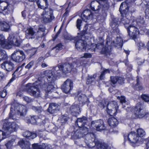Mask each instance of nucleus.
<instances>
[{"mask_svg":"<svg viewBox=\"0 0 149 149\" xmlns=\"http://www.w3.org/2000/svg\"><path fill=\"white\" fill-rule=\"evenodd\" d=\"M32 109L37 113H40L42 112L43 109L41 107H36L35 106H32Z\"/></svg>","mask_w":149,"mask_h":149,"instance_id":"obj_44","label":"nucleus"},{"mask_svg":"<svg viewBox=\"0 0 149 149\" xmlns=\"http://www.w3.org/2000/svg\"><path fill=\"white\" fill-rule=\"evenodd\" d=\"M15 141V140L12 139L8 141L7 143L5 144V145L8 149H10L12 147Z\"/></svg>","mask_w":149,"mask_h":149,"instance_id":"obj_43","label":"nucleus"},{"mask_svg":"<svg viewBox=\"0 0 149 149\" xmlns=\"http://www.w3.org/2000/svg\"><path fill=\"white\" fill-rule=\"evenodd\" d=\"M17 35L15 34H10L8 38V41H6L4 36L0 35V45L4 49H9L13 46L18 47L20 44V41L17 38Z\"/></svg>","mask_w":149,"mask_h":149,"instance_id":"obj_2","label":"nucleus"},{"mask_svg":"<svg viewBox=\"0 0 149 149\" xmlns=\"http://www.w3.org/2000/svg\"><path fill=\"white\" fill-rule=\"evenodd\" d=\"M110 5L109 3L106 1L103 5V10H107L109 8Z\"/></svg>","mask_w":149,"mask_h":149,"instance_id":"obj_48","label":"nucleus"},{"mask_svg":"<svg viewBox=\"0 0 149 149\" xmlns=\"http://www.w3.org/2000/svg\"><path fill=\"white\" fill-rule=\"evenodd\" d=\"M44 73L47 79L48 83L50 84H54L55 81L57 79V77L61 75V72H56L55 67L52 70L45 71Z\"/></svg>","mask_w":149,"mask_h":149,"instance_id":"obj_4","label":"nucleus"},{"mask_svg":"<svg viewBox=\"0 0 149 149\" xmlns=\"http://www.w3.org/2000/svg\"><path fill=\"white\" fill-rule=\"evenodd\" d=\"M8 58L5 51L3 50H0V61L2 60L6 59Z\"/></svg>","mask_w":149,"mask_h":149,"instance_id":"obj_38","label":"nucleus"},{"mask_svg":"<svg viewBox=\"0 0 149 149\" xmlns=\"http://www.w3.org/2000/svg\"><path fill=\"white\" fill-rule=\"evenodd\" d=\"M105 74H104V73H103L102 72L101 73L100 75V79L101 80H102L103 79L104 77V76Z\"/></svg>","mask_w":149,"mask_h":149,"instance_id":"obj_64","label":"nucleus"},{"mask_svg":"<svg viewBox=\"0 0 149 149\" xmlns=\"http://www.w3.org/2000/svg\"><path fill=\"white\" fill-rule=\"evenodd\" d=\"M7 94L6 91L4 89L2 91H1L0 92V96L1 97L3 98L5 97Z\"/></svg>","mask_w":149,"mask_h":149,"instance_id":"obj_52","label":"nucleus"},{"mask_svg":"<svg viewBox=\"0 0 149 149\" xmlns=\"http://www.w3.org/2000/svg\"><path fill=\"white\" fill-rule=\"evenodd\" d=\"M0 25L2 31H7L9 29V25L5 22H0Z\"/></svg>","mask_w":149,"mask_h":149,"instance_id":"obj_30","label":"nucleus"},{"mask_svg":"<svg viewBox=\"0 0 149 149\" xmlns=\"http://www.w3.org/2000/svg\"><path fill=\"white\" fill-rule=\"evenodd\" d=\"M29 52L32 54V55H31V56H32L33 55H34L36 53V48H34L32 49H29Z\"/></svg>","mask_w":149,"mask_h":149,"instance_id":"obj_60","label":"nucleus"},{"mask_svg":"<svg viewBox=\"0 0 149 149\" xmlns=\"http://www.w3.org/2000/svg\"><path fill=\"white\" fill-rule=\"evenodd\" d=\"M141 98L146 102H149V96L146 94L142 95Z\"/></svg>","mask_w":149,"mask_h":149,"instance_id":"obj_49","label":"nucleus"},{"mask_svg":"<svg viewBox=\"0 0 149 149\" xmlns=\"http://www.w3.org/2000/svg\"><path fill=\"white\" fill-rule=\"evenodd\" d=\"M42 15H46L47 16L50 17L51 19H53L54 17L53 16V10L50 8H45L44 9L42 13Z\"/></svg>","mask_w":149,"mask_h":149,"instance_id":"obj_23","label":"nucleus"},{"mask_svg":"<svg viewBox=\"0 0 149 149\" xmlns=\"http://www.w3.org/2000/svg\"><path fill=\"white\" fill-rule=\"evenodd\" d=\"M55 48L56 49L57 51H58L60 50H61L62 48V45L61 44L59 43L57 44L55 47Z\"/></svg>","mask_w":149,"mask_h":149,"instance_id":"obj_58","label":"nucleus"},{"mask_svg":"<svg viewBox=\"0 0 149 149\" xmlns=\"http://www.w3.org/2000/svg\"><path fill=\"white\" fill-rule=\"evenodd\" d=\"M42 19L43 22L45 23H48L50 22L52 19H51L50 17L47 16L46 15H42L41 14Z\"/></svg>","mask_w":149,"mask_h":149,"instance_id":"obj_40","label":"nucleus"},{"mask_svg":"<svg viewBox=\"0 0 149 149\" xmlns=\"http://www.w3.org/2000/svg\"><path fill=\"white\" fill-rule=\"evenodd\" d=\"M124 79L121 77H118V80L117 82L120 84H122L124 83Z\"/></svg>","mask_w":149,"mask_h":149,"instance_id":"obj_57","label":"nucleus"},{"mask_svg":"<svg viewBox=\"0 0 149 149\" xmlns=\"http://www.w3.org/2000/svg\"><path fill=\"white\" fill-rule=\"evenodd\" d=\"M34 63V61H31L26 65L25 66L26 68L29 69L31 68Z\"/></svg>","mask_w":149,"mask_h":149,"instance_id":"obj_53","label":"nucleus"},{"mask_svg":"<svg viewBox=\"0 0 149 149\" xmlns=\"http://www.w3.org/2000/svg\"><path fill=\"white\" fill-rule=\"evenodd\" d=\"M136 83L134 86V88L137 90H141L143 89V87L139 81V78H137L136 79Z\"/></svg>","mask_w":149,"mask_h":149,"instance_id":"obj_37","label":"nucleus"},{"mask_svg":"<svg viewBox=\"0 0 149 149\" xmlns=\"http://www.w3.org/2000/svg\"><path fill=\"white\" fill-rule=\"evenodd\" d=\"M109 39H107L106 42L107 46V47H109L110 49H111L112 47L114 46L117 47L118 48L121 47L123 45V40L120 37H117L116 40V42L115 43L114 41L110 42Z\"/></svg>","mask_w":149,"mask_h":149,"instance_id":"obj_16","label":"nucleus"},{"mask_svg":"<svg viewBox=\"0 0 149 149\" xmlns=\"http://www.w3.org/2000/svg\"><path fill=\"white\" fill-rule=\"evenodd\" d=\"M54 84L48 83L47 84H46L43 80L42 81L38 80L36 81L35 83L36 85H39V86L40 88H42V89L47 93H51L54 91V89L53 86Z\"/></svg>","mask_w":149,"mask_h":149,"instance_id":"obj_8","label":"nucleus"},{"mask_svg":"<svg viewBox=\"0 0 149 149\" xmlns=\"http://www.w3.org/2000/svg\"><path fill=\"white\" fill-rule=\"evenodd\" d=\"M90 148H93L95 146L96 149H108L109 146L105 143L99 141H96L94 139L92 143H90L88 145Z\"/></svg>","mask_w":149,"mask_h":149,"instance_id":"obj_11","label":"nucleus"},{"mask_svg":"<svg viewBox=\"0 0 149 149\" xmlns=\"http://www.w3.org/2000/svg\"><path fill=\"white\" fill-rule=\"evenodd\" d=\"M81 17L85 22L87 19L90 20L92 19L93 14L89 10H85L81 14Z\"/></svg>","mask_w":149,"mask_h":149,"instance_id":"obj_18","label":"nucleus"},{"mask_svg":"<svg viewBox=\"0 0 149 149\" xmlns=\"http://www.w3.org/2000/svg\"><path fill=\"white\" fill-rule=\"evenodd\" d=\"M125 64L126 65L128 66L129 70H131L132 69V66L130 64H129L128 61L126 60L125 61Z\"/></svg>","mask_w":149,"mask_h":149,"instance_id":"obj_61","label":"nucleus"},{"mask_svg":"<svg viewBox=\"0 0 149 149\" xmlns=\"http://www.w3.org/2000/svg\"><path fill=\"white\" fill-rule=\"evenodd\" d=\"M40 119L38 116H33L31 117L30 122L33 124H35L38 122L40 121Z\"/></svg>","mask_w":149,"mask_h":149,"instance_id":"obj_36","label":"nucleus"},{"mask_svg":"<svg viewBox=\"0 0 149 149\" xmlns=\"http://www.w3.org/2000/svg\"><path fill=\"white\" fill-rule=\"evenodd\" d=\"M23 99L27 103H31L33 101V100L32 98L27 96L24 97H23Z\"/></svg>","mask_w":149,"mask_h":149,"instance_id":"obj_47","label":"nucleus"},{"mask_svg":"<svg viewBox=\"0 0 149 149\" xmlns=\"http://www.w3.org/2000/svg\"><path fill=\"white\" fill-rule=\"evenodd\" d=\"M33 149H47V147L45 144L42 145H38V143H34L32 145Z\"/></svg>","mask_w":149,"mask_h":149,"instance_id":"obj_34","label":"nucleus"},{"mask_svg":"<svg viewBox=\"0 0 149 149\" xmlns=\"http://www.w3.org/2000/svg\"><path fill=\"white\" fill-rule=\"evenodd\" d=\"M77 63H79V67L81 66H82L83 67H84L86 66V61H83L81 59L77 60Z\"/></svg>","mask_w":149,"mask_h":149,"instance_id":"obj_46","label":"nucleus"},{"mask_svg":"<svg viewBox=\"0 0 149 149\" xmlns=\"http://www.w3.org/2000/svg\"><path fill=\"white\" fill-rule=\"evenodd\" d=\"M14 111L19 116H25L26 115L27 112L25 106L17 104H15Z\"/></svg>","mask_w":149,"mask_h":149,"instance_id":"obj_14","label":"nucleus"},{"mask_svg":"<svg viewBox=\"0 0 149 149\" xmlns=\"http://www.w3.org/2000/svg\"><path fill=\"white\" fill-rule=\"evenodd\" d=\"M110 79L111 82L113 85H114L117 82V81L118 80V77H111Z\"/></svg>","mask_w":149,"mask_h":149,"instance_id":"obj_45","label":"nucleus"},{"mask_svg":"<svg viewBox=\"0 0 149 149\" xmlns=\"http://www.w3.org/2000/svg\"><path fill=\"white\" fill-rule=\"evenodd\" d=\"M143 108V105L140 103H138L136 104L134 112L137 118H141L146 115V113Z\"/></svg>","mask_w":149,"mask_h":149,"instance_id":"obj_10","label":"nucleus"},{"mask_svg":"<svg viewBox=\"0 0 149 149\" xmlns=\"http://www.w3.org/2000/svg\"><path fill=\"white\" fill-rule=\"evenodd\" d=\"M129 10V8L127 4L125 2H123L121 4L119 8V11L122 17L120 19V23L123 24L127 29L128 35L131 39H135L137 36L139 34L138 29L134 26L129 25V20L127 19L126 15Z\"/></svg>","mask_w":149,"mask_h":149,"instance_id":"obj_1","label":"nucleus"},{"mask_svg":"<svg viewBox=\"0 0 149 149\" xmlns=\"http://www.w3.org/2000/svg\"><path fill=\"white\" fill-rule=\"evenodd\" d=\"M92 56V55L90 53H85L84 54V56L81 57V58H82L84 57L85 58H91Z\"/></svg>","mask_w":149,"mask_h":149,"instance_id":"obj_59","label":"nucleus"},{"mask_svg":"<svg viewBox=\"0 0 149 149\" xmlns=\"http://www.w3.org/2000/svg\"><path fill=\"white\" fill-rule=\"evenodd\" d=\"M90 7L91 9L93 11L97 10L99 9V6L98 2L95 1L91 2Z\"/></svg>","mask_w":149,"mask_h":149,"instance_id":"obj_32","label":"nucleus"},{"mask_svg":"<svg viewBox=\"0 0 149 149\" xmlns=\"http://www.w3.org/2000/svg\"><path fill=\"white\" fill-rule=\"evenodd\" d=\"M138 45L140 48H143L145 47V44L141 42H139L138 44Z\"/></svg>","mask_w":149,"mask_h":149,"instance_id":"obj_62","label":"nucleus"},{"mask_svg":"<svg viewBox=\"0 0 149 149\" xmlns=\"http://www.w3.org/2000/svg\"><path fill=\"white\" fill-rule=\"evenodd\" d=\"M91 127L95 129L97 131H101L105 130L106 128L105 125L103 121L101 120L93 121L91 122Z\"/></svg>","mask_w":149,"mask_h":149,"instance_id":"obj_12","label":"nucleus"},{"mask_svg":"<svg viewBox=\"0 0 149 149\" xmlns=\"http://www.w3.org/2000/svg\"><path fill=\"white\" fill-rule=\"evenodd\" d=\"M68 119V117L66 116H62L61 118V122L62 123H65L67 121Z\"/></svg>","mask_w":149,"mask_h":149,"instance_id":"obj_54","label":"nucleus"},{"mask_svg":"<svg viewBox=\"0 0 149 149\" xmlns=\"http://www.w3.org/2000/svg\"><path fill=\"white\" fill-rule=\"evenodd\" d=\"M72 69V67L70 63H66L63 64H59L58 66L55 67L56 72H60L61 74L63 73L65 74L70 72Z\"/></svg>","mask_w":149,"mask_h":149,"instance_id":"obj_9","label":"nucleus"},{"mask_svg":"<svg viewBox=\"0 0 149 149\" xmlns=\"http://www.w3.org/2000/svg\"><path fill=\"white\" fill-rule=\"evenodd\" d=\"M73 82L70 79H67L61 86L63 92L65 93H69L73 87Z\"/></svg>","mask_w":149,"mask_h":149,"instance_id":"obj_15","label":"nucleus"},{"mask_svg":"<svg viewBox=\"0 0 149 149\" xmlns=\"http://www.w3.org/2000/svg\"><path fill=\"white\" fill-rule=\"evenodd\" d=\"M58 105L54 103H51L47 109L48 111L51 113H53L58 110Z\"/></svg>","mask_w":149,"mask_h":149,"instance_id":"obj_25","label":"nucleus"},{"mask_svg":"<svg viewBox=\"0 0 149 149\" xmlns=\"http://www.w3.org/2000/svg\"><path fill=\"white\" fill-rule=\"evenodd\" d=\"M124 136L125 141L128 139L133 147L139 146L138 144L139 137L134 132H132L128 134H125Z\"/></svg>","mask_w":149,"mask_h":149,"instance_id":"obj_5","label":"nucleus"},{"mask_svg":"<svg viewBox=\"0 0 149 149\" xmlns=\"http://www.w3.org/2000/svg\"><path fill=\"white\" fill-rule=\"evenodd\" d=\"M70 111L73 115L74 116L77 115L80 112L79 106L75 104H73L70 107Z\"/></svg>","mask_w":149,"mask_h":149,"instance_id":"obj_22","label":"nucleus"},{"mask_svg":"<svg viewBox=\"0 0 149 149\" xmlns=\"http://www.w3.org/2000/svg\"><path fill=\"white\" fill-rule=\"evenodd\" d=\"M108 123L110 126L113 127L116 126L118 123L117 120L114 117L109 118Z\"/></svg>","mask_w":149,"mask_h":149,"instance_id":"obj_29","label":"nucleus"},{"mask_svg":"<svg viewBox=\"0 0 149 149\" xmlns=\"http://www.w3.org/2000/svg\"><path fill=\"white\" fill-rule=\"evenodd\" d=\"M13 108L11 107L10 108V112L9 113L10 119H12L14 120H16L18 119V117L16 118V116L14 115V113L13 111Z\"/></svg>","mask_w":149,"mask_h":149,"instance_id":"obj_41","label":"nucleus"},{"mask_svg":"<svg viewBox=\"0 0 149 149\" xmlns=\"http://www.w3.org/2000/svg\"><path fill=\"white\" fill-rule=\"evenodd\" d=\"M9 5L7 1L0 0V13L4 11L8 13Z\"/></svg>","mask_w":149,"mask_h":149,"instance_id":"obj_19","label":"nucleus"},{"mask_svg":"<svg viewBox=\"0 0 149 149\" xmlns=\"http://www.w3.org/2000/svg\"><path fill=\"white\" fill-rule=\"evenodd\" d=\"M111 26L113 30H116L117 32L119 31L118 28V19L115 18L113 19L111 23Z\"/></svg>","mask_w":149,"mask_h":149,"instance_id":"obj_31","label":"nucleus"},{"mask_svg":"<svg viewBox=\"0 0 149 149\" xmlns=\"http://www.w3.org/2000/svg\"><path fill=\"white\" fill-rule=\"evenodd\" d=\"M48 66V65L45 63L44 62H42L41 63V66L42 68H45Z\"/></svg>","mask_w":149,"mask_h":149,"instance_id":"obj_63","label":"nucleus"},{"mask_svg":"<svg viewBox=\"0 0 149 149\" xmlns=\"http://www.w3.org/2000/svg\"><path fill=\"white\" fill-rule=\"evenodd\" d=\"M74 42L76 48L78 50L83 51L86 49V44L85 42L81 39H79L78 37L74 38Z\"/></svg>","mask_w":149,"mask_h":149,"instance_id":"obj_13","label":"nucleus"},{"mask_svg":"<svg viewBox=\"0 0 149 149\" xmlns=\"http://www.w3.org/2000/svg\"><path fill=\"white\" fill-rule=\"evenodd\" d=\"M96 77V76L95 74H94L93 76H88L87 79L86 84H89L95 81Z\"/></svg>","mask_w":149,"mask_h":149,"instance_id":"obj_39","label":"nucleus"},{"mask_svg":"<svg viewBox=\"0 0 149 149\" xmlns=\"http://www.w3.org/2000/svg\"><path fill=\"white\" fill-rule=\"evenodd\" d=\"M87 122V118L85 117H83L77 119L76 124L79 127L81 128V129L80 130H82V128L81 127L84 126Z\"/></svg>","mask_w":149,"mask_h":149,"instance_id":"obj_24","label":"nucleus"},{"mask_svg":"<svg viewBox=\"0 0 149 149\" xmlns=\"http://www.w3.org/2000/svg\"><path fill=\"white\" fill-rule=\"evenodd\" d=\"M23 135L24 137L29 139H33L37 136L36 133L31 132L29 131L24 132L23 134Z\"/></svg>","mask_w":149,"mask_h":149,"instance_id":"obj_28","label":"nucleus"},{"mask_svg":"<svg viewBox=\"0 0 149 149\" xmlns=\"http://www.w3.org/2000/svg\"><path fill=\"white\" fill-rule=\"evenodd\" d=\"M64 37L65 39L69 40H74V38H73L71 36L68 34L65 35Z\"/></svg>","mask_w":149,"mask_h":149,"instance_id":"obj_56","label":"nucleus"},{"mask_svg":"<svg viewBox=\"0 0 149 149\" xmlns=\"http://www.w3.org/2000/svg\"><path fill=\"white\" fill-rule=\"evenodd\" d=\"M1 68L8 71H11L14 68V64L10 61H6L1 65Z\"/></svg>","mask_w":149,"mask_h":149,"instance_id":"obj_17","label":"nucleus"},{"mask_svg":"<svg viewBox=\"0 0 149 149\" xmlns=\"http://www.w3.org/2000/svg\"><path fill=\"white\" fill-rule=\"evenodd\" d=\"M137 136L139 137H142L145 135V132L144 130L141 129L139 128L137 130Z\"/></svg>","mask_w":149,"mask_h":149,"instance_id":"obj_42","label":"nucleus"},{"mask_svg":"<svg viewBox=\"0 0 149 149\" xmlns=\"http://www.w3.org/2000/svg\"><path fill=\"white\" fill-rule=\"evenodd\" d=\"M22 70V68L21 67H19L16 69L12 74V77L10 80L9 83L12 82L15 79V77L18 75V71L20 72Z\"/></svg>","mask_w":149,"mask_h":149,"instance_id":"obj_33","label":"nucleus"},{"mask_svg":"<svg viewBox=\"0 0 149 149\" xmlns=\"http://www.w3.org/2000/svg\"><path fill=\"white\" fill-rule=\"evenodd\" d=\"M78 99L79 101L84 103L88 100V99L87 98L86 96L84 94L79 95L78 96Z\"/></svg>","mask_w":149,"mask_h":149,"instance_id":"obj_35","label":"nucleus"},{"mask_svg":"<svg viewBox=\"0 0 149 149\" xmlns=\"http://www.w3.org/2000/svg\"><path fill=\"white\" fill-rule=\"evenodd\" d=\"M117 99L120 100V102L123 104H123L126 102L125 98L124 96H121L120 97H117Z\"/></svg>","mask_w":149,"mask_h":149,"instance_id":"obj_50","label":"nucleus"},{"mask_svg":"<svg viewBox=\"0 0 149 149\" xmlns=\"http://www.w3.org/2000/svg\"><path fill=\"white\" fill-rule=\"evenodd\" d=\"M107 112L111 116H115L118 112V107L116 102L111 101L108 103L107 106Z\"/></svg>","mask_w":149,"mask_h":149,"instance_id":"obj_6","label":"nucleus"},{"mask_svg":"<svg viewBox=\"0 0 149 149\" xmlns=\"http://www.w3.org/2000/svg\"><path fill=\"white\" fill-rule=\"evenodd\" d=\"M35 83L36 82L33 84H27L26 85V89L29 94L35 97L38 98L41 96L40 88H40L39 85H36Z\"/></svg>","mask_w":149,"mask_h":149,"instance_id":"obj_3","label":"nucleus"},{"mask_svg":"<svg viewBox=\"0 0 149 149\" xmlns=\"http://www.w3.org/2000/svg\"><path fill=\"white\" fill-rule=\"evenodd\" d=\"M12 60L16 63L22 61L26 58L24 52L19 50H16L11 55Z\"/></svg>","mask_w":149,"mask_h":149,"instance_id":"obj_7","label":"nucleus"},{"mask_svg":"<svg viewBox=\"0 0 149 149\" xmlns=\"http://www.w3.org/2000/svg\"><path fill=\"white\" fill-rule=\"evenodd\" d=\"M18 143L22 149H30V144L28 141L23 140H20Z\"/></svg>","mask_w":149,"mask_h":149,"instance_id":"obj_26","label":"nucleus"},{"mask_svg":"<svg viewBox=\"0 0 149 149\" xmlns=\"http://www.w3.org/2000/svg\"><path fill=\"white\" fill-rule=\"evenodd\" d=\"M70 64L71 65L72 69L76 68L77 67H79V63H77V60L72 63H70Z\"/></svg>","mask_w":149,"mask_h":149,"instance_id":"obj_55","label":"nucleus"},{"mask_svg":"<svg viewBox=\"0 0 149 149\" xmlns=\"http://www.w3.org/2000/svg\"><path fill=\"white\" fill-rule=\"evenodd\" d=\"M37 3L38 7L44 9L48 7V3L47 0H38Z\"/></svg>","mask_w":149,"mask_h":149,"instance_id":"obj_27","label":"nucleus"},{"mask_svg":"<svg viewBox=\"0 0 149 149\" xmlns=\"http://www.w3.org/2000/svg\"><path fill=\"white\" fill-rule=\"evenodd\" d=\"M35 31L32 28L30 27L27 29L26 31V37L28 39H32L35 38Z\"/></svg>","mask_w":149,"mask_h":149,"instance_id":"obj_21","label":"nucleus"},{"mask_svg":"<svg viewBox=\"0 0 149 149\" xmlns=\"http://www.w3.org/2000/svg\"><path fill=\"white\" fill-rule=\"evenodd\" d=\"M82 21L80 19H78L76 22V26L77 28L79 30H80V27L81 26Z\"/></svg>","mask_w":149,"mask_h":149,"instance_id":"obj_51","label":"nucleus"},{"mask_svg":"<svg viewBox=\"0 0 149 149\" xmlns=\"http://www.w3.org/2000/svg\"><path fill=\"white\" fill-rule=\"evenodd\" d=\"M38 31L37 32L36 38L38 40L39 38H41L44 36L45 34V29L42 25L38 26Z\"/></svg>","mask_w":149,"mask_h":149,"instance_id":"obj_20","label":"nucleus"}]
</instances>
